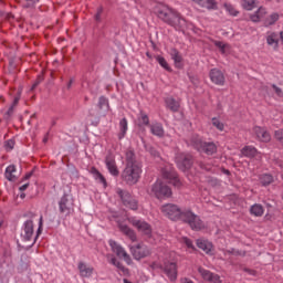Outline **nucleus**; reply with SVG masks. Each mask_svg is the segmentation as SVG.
I'll return each mask as SVG.
<instances>
[{
	"label": "nucleus",
	"instance_id": "1",
	"mask_svg": "<svg viewBox=\"0 0 283 283\" xmlns=\"http://www.w3.org/2000/svg\"><path fill=\"white\" fill-rule=\"evenodd\" d=\"M161 213L171 220L172 222H184L188 224L192 231H202L205 228V222L198 214H195L191 208H184L181 209L180 206L176 203H166L160 208Z\"/></svg>",
	"mask_w": 283,
	"mask_h": 283
},
{
	"label": "nucleus",
	"instance_id": "2",
	"mask_svg": "<svg viewBox=\"0 0 283 283\" xmlns=\"http://www.w3.org/2000/svg\"><path fill=\"white\" fill-rule=\"evenodd\" d=\"M154 12L166 25H170V28H175L179 32L187 28V20L176 9L167 4L159 3L155 6Z\"/></svg>",
	"mask_w": 283,
	"mask_h": 283
},
{
	"label": "nucleus",
	"instance_id": "3",
	"mask_svg": "<svg viewBox=\"0 0 283 283\" xmlns=\"http://www.w3.org/2000/svg\"><path fill=\"white\" fill-rule=\"evenodd\" d=\"M190 145L197 151L206 154L207 156H213L218 154V145L213 142H203L200 137H192L190 139Z\"/></svg>",
	"mask_w": 283,
	"mask_h": 283
},
{
	"label": "nucleus",
	"instance_id": "4",
	"mask_svg": "<svg viewBox=\"0 0 283 283\" xmlns=\"http://www.w3.org/2000/svg\"><path fill=\"white\" fill-rule=\"evenodd\" d=\"M150 269L153 271L160 269L161 271H164L170 282H176V280H178V264H176V262L166 261L164 262V264L153 262L150 264Z\"/></svg>",
	"mask_w": 283,
	"mask_h": 283
},
{
	"label": "nucleus",
	"instance_id": "5",
	"mask_svg": "<svg viewBox=\"0 0 283 283\" xmlns=\"http://www.w3.org/2000/svg\"><path fill=\"white\" fill-rule=\"evenodd\" d=\"M142 172V166H126L122 172V180H124L126 185H136Z\"/></svg>",
	"mask_w": 283,
	"mask_h": 283
},
{
	"label": "nucleus",
	"instance_id": "6",
	"mask_svg": "<svg viewBox=\"0 0 283 283\" xmlns=\"http://www.w3.org/2000/svg\"><path fill=\"white\" fill-rule=\"evenodd\" d=\"M171 188L167 186L165 182L157 180L151 186V195L157 198V200H165V198H171L172 196Z\"/></svg>",
	"mask_w": 283,
	"mask_h": 283
},
{
	"label": "nucleus",
	"instance_id": "7",
	"mask_svg": "<svg viewBox=\"0 0 283 283\" xmlns=\"http://www.w3.org/2000/svg\"><path fill=\"white\" fill-rule=\"evenodd\" d=\"M59 210L61 216L67 218L74 213V198L72 195L64 193L59 201Z\"/></svg>",
	"mask_w": 283,
	"mask_h": 283
},
{
	"label": "nucleus",
	"instance_id": "8",
	"mask_svg": "<svg viewBox=\"0 0 283 283\" xmlns=\"http://www.w3.org/2000/svg\"><path fill=\"white\" fill-rule=\"evenodd\" d=\"M116 193L117 196H119L125 207L132 209L133 211H136V209H138V201H136V199L132 197V193H129V191L117 188Z\"/></svg>",
	"mask_w": 283,
	"mask_h": 283
},
{
	"label": "nucleus",
	"instance_id": "9",
	"mask_svg": "<svg viewBox=\"0 0 283 283\" xmlns=\"http://www.w3.org/2000/svg\"><path fill=\"white\" fill-rule=\"evenodd\" d=\"M130 252L134 260H144V258H149V255H151V249L143 243L132 245Z\"/></svg>",
	"mask_w": 283,
	"mask_h": 283
},
{
	"label": "nucleus",
	"instance_id": "10",
	"mask_svg": "<svg viewBox=\"0 0 283 283\" xmlns=\"http://www.w3.org/2000/svg\"><path fill=\"white\" fill-rule=\"evenodd\" d=\"M129 222L130 224H133V227H135V229H137L139 233H142V235H146L147 238L151 235V224L147 223L146 221L138 220L136 218H130Z\"/></svg>",
	"mask_w": 283,
	"mask_h": 283
},
{
	"label": "nucleus",
	"instance_id": "11",
	"mask_svg": "<svg viewBox=\"0 0 283 283\" xmlns=\"http://www.w3.org/2000/svg\"><path fill=\"white\" fill-rule=\"evenodd\" d=\"M163 178L169 180L170 185L180 189L182 187V181L178 178V172H176L172 168H164L161 170Z\"/></svg>",
	"mask_w": 283,
	"mask_h": 283
},
{
	"label": "nucleus",
	"instance_id": "12",
	"mask_svg": "<svg viewBox=\"0 0 283 283\" xmlns=\"http://www.w3.org/2000/svg\"><path fill=\"white\" fill-rule=\"evenodd\" d=\"M176 163L180 171H187V169H191L193 166V156L189 154H181L177 157Z\"/></svg>",
	"mask_w": 283,
	"mask_h": 283
},
{
	"label": "nucleus",
	"instance_id": "13",
	"mask_svg": "<svg viewBox=\"0 0 283 283\" xmlns=\"http://www.w3.org/2000/svg\"><path fill=\"white\" fill-rule=\"evenodd\" d=\"M105 165L109 171L111 176H119L120 171L118 170V166H116V156L113 155L112 151H108L105 157Z\"/></svg>",
	"mask_w": 283,
	"mask_h": 283
},
{
	"label": "nucleus",
	"instance_id": "14",
	"mask_svg": "<svg viewBox=\"0 0 283 283\" xmlns=\"http://www.w3.org/2000/svg\"><path fill=\"white\" fill-rule=\"evenodd\" d=\"M23 231L22 234L24 242H32V239L34 238V221L27 220L23 224Z\"/></svg>",
	"mask_w": 283,
	"mask_h": 283
},
{
	"label": "nucleus",
	"instance_id": "15",
	"mask_svg": "<svg viewBox=\"0 0 283 283\" xmlns=\"http://www.w3.org/2000/svg\"><path fill=\"white\" fill-rule=\"evenodd\" d=\"M198 273H200V275L210 283H222V280H220V275L212 273L209 270H206L202 266L198 268Z\"/></svg>",
	"mask_w": 283,
	"mask_h": 283
},
{
	"label": "nucleus",
	"instance_id": "16",
	"mask_svg": "<svg viewBox=\"0 0 283 283\" xmlns=\"http://www.w3.org/2000/svg\"><path fill=\"white\" fill-rule=\"evenodd\" d=\"M210 81L214 83V85H224L226 78L224 73L220 71L219 69H212L209 72Z\"/></svg>",
	"mask_w": 283,
	"mask_h": 283
},
{
	"label": "nucleus",
	"instance_id": "17",
	"mask_svg": "<svg viewBox=\"0 0 283 283\" xmlns=\"http://www.w3.org/2000/svg\"><path fill=\"white\" fill-rule=\"evenodd\" d=\"M253 132L261 143H271V134L264 127L254 126Z\"/></svg>",
	"mask_w": 283,
	"mask_h": 283
},
{
	"label": "nucleus",
	"instance_id": "18",
	"mask_svg": "<svg viewBox=\"0 0 283 283\" xmlns=\"http://www.w3.org/2000/svg\"><path fill=\"white\" fill-rule=\"evenodd\" d=\"M109 247H111L113 253H115L117 255V258H124V260H129V254H127L125 249H123V247L117 244L116 241L111 240L109 241Z\"/></svg>",
	"mask_w": 283,
	"mask_h": 283
},
{
	"label": "nucleus",
	"instance_id": "19",
	"mask_svg": "<svg viewBox=\"0 0 283 283\" xmlns=\"http://www.w3.org/2000/svg\"><path fill=\"white\" fill-rule=\"evenodd\" d=\"M265 19H266V9L264 7H260L253 14L250 15V20L253 23H260V21L264 23Z\"/></svg>",
	"mask_w": 283,
	"mask_h": 283
},
{
	"label": "nucleus",
	"instance_id": "20",
	"mask_svg": "<svg viewBox=\"0 0 283 283\" xmlns=\"http://www.w3.org/2000/svg\"><path fill=\"white\" fill-rule=\"evenodd\" d=\"M119 231L126 235V238L130 239L133 242H136L138 240V237L136 235V232L132 230L127 224H119Z\"/></svg>",
	"mask_w": 283,
	"mask_h": 283
},
{
	"label": "nucleus",
	"instance_id": "21",
	"mask_svg": "<svg viewBox=\"0 0 283 283\" xmlns=\"http://www.w3.org/2000/svg\"><path fill=\"white\" fill-rule=\"evenodd\" d=\"M77 269L81 277H92V273H94V268L87 266L84 262H80Z\"/></svg>",
	"mask_w": 283,
	"mask_h": 283
},
{
	"label": "nucleus",
	"instance_id": "22",
	"mask_svg": "<svg viewBox=\"0 0 283 283\" xmlns=\"http://www.w3.org/2000/svg\"><path fill=\"white\" fill-rule=\"evenodd\" d=\"M126 166H140V163L136 160V153H134V149L132 148L126 151Z\"/></svg>",
	"mask_w": 283,
	"mask_h": 283
},
{
	"label": "nucleus",
	"instance_id": "23",
	"mask_svg": "<svg viewBox=\"0 0 283 283\" xmlns=\"http://www.w3.org/2000/svg\"><path fill=\"white\" fill-rule=\"evenodd\" d=\"M165 103H166V107L168 109H170V112H174V113L179 112V109H180V102L176 101V98L167 97L165 99Z\"/></svg>",
	"mask_w": 283,
	"mask_h": 283
},
{
	"label": "nucleus",
	"instance_id": "24",
	"mask_svg": "<svg viewBox=\"0 0 283 283\" xmlns=\"http://www.w3.org/2000/svg\"><path fill=\"white\" fill-rule=\"evenodd\" d=\"M250 213L254 216V218H262L264 216V206L254 203L250 207Z\"/></svg>",
	"mask_w": 283,
	"mask_h": 283
},
{
	"label": "nucleus",
	"instance_id": "25",
	"mask_svg": "<svg viewBox=\"0 0 283 283\" xmlns=\"http://www.w3.org/2000/svg\"><path fill=\"white\" fill-rule=\"evenodd\" d=\"M91 174L94 176L95 180H98V182L103 185L104 189H107V179H105V176H103L96 167L91 168Z\"/></svg>",
	"mask_w": 283,
	"mask_h": 283
},
{
	"label": "nucleus",
	"instance_id": "26",
	"mask_svg": "<svg viewBox=\"0 0 283 283\" xmlns=\"http://www.w3.org/2000/svg\"><path fill=\"white\" fill-rule=\"evenodd\" d=\"M241 154L245 158H255L258 156V148L253 146H245L241 149Z\"/></svg>",
	"mask_w": 283,
	"mask_h": 283
},
{
	"label": "nucleus",
	"instance_id": "27",
	"mask_svg": "<svg viewBox=\"0 0 283 283\" xmlns=\"http://www.w3.org/2000/svg\"><path fill=\"white\" fill-rule=\"evenodd\" d=\"M280 21V14L279 13H272L269 17L266 15L263 22V25L265 28H269L270 25H275Z\"/></svg>",
	"mask_w": 283,
	"mask_h": 283
},
{
	"label": "nucleus",
	"instance_id": "28",
	"mask_svg": "<svg viewBox=\"0 0 283 283\" xmlns=\"http://www.w3.org/2000/svg\"><path fill=\"white\" fill-rule=\"evenodd\" d=\"M150 132L154 136H158L159 138H163V136H165V129L163 128V124H153L150 126Z\"/></svg>",
	"mask_w": 283,
	"mask_h": 283
},
{
	"label": "nucleus",
	"instance_id": "29",
	"mask_svg": "<svg viewBox=\"0 0 283 283\" xmlns=\"http://www.w3.org/2000/svg\"><path fill=\"white\" fill-rule=\"evenodd\" d=\"M14 171H17V167L14 165H10L6 169L4 176L10 182H14V180H17V176L13 175Z\"/></svg>",
	"mask_w": 283,
	"mask_h": 283
},
{
	"label": "nucleus",
	"instance_id": "30",
	"mask_svg": "<svg viewBox=\"0 0 283 283\" xmlns=\"http://www.w3.org/2000/svg\"><path fill=\"white\" fill-rule=\"evenodd\" d=\"M170 55L172 61H175L176 67H180V64L182 63V55H180V51H178L177 49H171Z\"/></svg>",
	"mask_w": 283,
	"mask_h": 283
},
{
	"label": "nucleus",
	"instance_id": "31",
	"mask_svg": "<svg viewBox=\"0 0 283 283\" xmlns=\"http://www.w3.org/2000/svg\"><path fill=\"white\" fill-rule=\"evenodd\" d=\"M259 180L262 187H269V185H272V182H274L275 179L272 177L271 174H263L259 177Z\"/></svg>",
	"mask_w": 283,
	"mask_h": 283
},
{
	"label": "nucleus",
	"instance_id": "32",
	"mask_svg": "<svg viewBox=\"0 0 283 283\" xmlns=\"http://www.w3.org/2000/svg\"><path fill=\"white\" fill-rule=\"evenodd\" d=\"M197 247L201 249V251H205V253H211L213 245L206 240H197Z\"/></svg>",
	"mask_w": 283,
	"mask_h": 283
},
{
	"label": "nucleus",
	"instance_id": "33",
	"mask_svg": "<svg viewBox=\"0 0 283 283\" xmlns=\"http://www.w3.org/2000/svg\"><path fill=\"white\" fill-rule=\"evenodd\" d=\"M127 118H122L119 122V133H118V138L119 140H123V137L127 134Z\"/></svg>",
	"mask_w": 283,
	"mask_h": 283
},
{
	"label": "nucleus",
	"instance_id": "34",
	"mask_svg": "<svg viewBox=\"0 0 283 283\" xmlns=\"http://www.w3.org/2000/svg\"><path fill=\"white\" fill-rule=\"evenodd\" d=\"M268 45H274L275 50H277V44L280 43V39L277 38V33H271L266 38Z\"/></svg>",
	"mask_w": 283,
	"mask_h": 283
},
{
	"label": "nucleus",
	"instance_id": "35",
	"mask_svg": "<svg viewBox=\"0 0 283 283\" xmlns=\"http://www.w3.org/2000/svg\"><path fill=\"white\" fill-rule=\"evenodd\" d=\"M241 6L243 10H248V11H251L254 8H258L255 0H242Z\"/></svg>",
	"mask_w": 283,
	"mask_h": 283
},
{
	"label": "nucleus",
	"instance_id": "36",
	"mask_svg": "<svg viewBox=\"0 0 283 283\" xmlns=\"http://www.w3.org/2000/svg\"><path fill=\"white\" fill-rule=\"evenodd\" d=\"M157 63H159L160 66L164 67V70H166V72H171V66H169V63H167V60H165V57L158 55L156 57Z\"/></svg>",
	"mask_w": 283,
	"mask_h": 283
},
{
	"label": "nucleus",
	"instance_id": "37",
	"mask_svg": "<svg viewBox=\"0 0 283 283\" xmlns=\"http://www.w3.org/2000/svg\"><path fill=\"white\" fill-rule=\"evenodd\" d=\"M223 8L231 14V17H238V14H240V11L235 10V7L231 3H224Z\"/></svg>",
	"mask_w": 283,
	"mask_h": 283
},
{
	"label": "nucleus",
	"instance_id": "38",
	"mask_svg": "<svg viewBox=\"0 0 283 283\" xmlns=\"http://www.w3.org/2000/svg\"><path fill=\"white\" fill-rule=\"evenodd\" d=\"M203 8L207 10H218V2L216 0H206Z\"/></svg>",
	"mask_w": 283,
	"mask_h": 283
},
{
	"label": "nucleus",
	"instance_id": "39",
	"mask_svg": "<svg viewBox=\"0 0 283 283\" xmlns=\"http://www.w3.org/2000/svg\"><path fill=\"white\" fill-rule=\"evenodd\" d=\"M138 124L146 125V126L149 125V116H147V114H145V112L139 113Z\"/></svg>",
	"mask_w": 283,
	"mask_h": 283
},
{
	"label": "nucleus",
	"instance_id": "40",
	"mask_svg": "<svg viewBox=\"0 0 283 283\" xmlns=\"http://www.w3.org/2000/svg\"><path fill=\"white\" fill-rule=\"evenodd\" d=\"M212 125H213V127L219 129V132H224V124L222 122H220V119L213 117L212 118Z\"/></svg>",
	"mask_w": 283,
	"mask_h": 283
},
{
	"label": "nucleus",
	"instance_id": "41",
	"mask_svg": "<svg viewBox=\"0 0 283 283\" xmlns=\"http://www.w3.org/2000/svg\"><path fill=\"white\" fill-rule=\"evenodd\" d=\"M109 107V101L107 99V97L105 96H101L99 99H98V104H97V107L99 109H103V107Z\"/></svg>",
	"mask_w": 283,
	"mask_h": 283
},
{
	"label": "nucleus",
	"instance_id": "42",
	"mask_svg": "<svg viewBox=\"0 0 283 283\" xmlns=\"http://www.w3.org/2000/svg\"><path fill=\"white\" fill-rule=\"evenodd\" d=\"M197 165L202 169V171H211V169H213V166H211V164H207L205 161H198Z\"/></svg>",
	"mask_w": 283,
	"mask_h": 283
},
{
	"label": "nucleus",
	"instance_id": "43",
	"mask_svg": "<svg viewBox=\"0 0 283 283\" xmlns=\"http://www.w3.org/2000/svg\"><path fill=\"white\" fill-rule=\"evenodd\" d=\"M42 232H43V217H40L39 228H38V231H36V235L33 239L32 245L36 242V238H39V235H41Z\"/></svg>",
	"mask_w": 283,
	"mask_h": 283
},
{
	"label": "nucleus",
	"instance_id": "44",
	"mask_svg": "<svg viewBox=\"0 0 283 283\" xmlns=\"http://www.w3.org/2000/svg\"><path fill=\"white\" fill-rule=\"evenodd\" d=\"M44 81V77H43V73L38 75L36 80L34 81L32 87H31V91H34L36 90V87H39V85H41V83H43Z\"/></svg>",
	"mask_w": 283,
	"mask_h": 283
},
{
	"label": "nucleus",
	"instance_id": "45",
	"mask_svg": "<svg viewBox=\"0 0 283 283\" xmlns=\"http://www.w3.org/2000/svg\"><path fill=\"white\" fill-rule=\"evenodd\" d=\"M274 138L283 146V129H279L274 132Z\"/></svg>",
	"mask_w": 283,
	"mask_h": 283
},
{
	"label": "nucleus",
	"instance_id": "46",
	"mask_svg": "<svg viewBox=\"0 0 283 283\" xmlns=\"http://www.w3.org/2000/svg\"><path fill=\"white\" fill-rule=\"evenodd\" d=\"M14 139H9L4 142V149H7V151H12V149H14Z\"/></svg>",
	"mask_w": 283,
	"mask_h": 283
},
{
	"label": "nucleus",
	"instance_id": "47",
	"mask_svg": "<svg viewBox=\"0 0 283 283\" xmlns=\"http://www.w3.org/2000/svg\"><path fill=\"white\" fill-rule=\"evenodd\" d=\"M214 45L216 48H219L221 54H224L227 52L226 51L227 44H224V42L216 41Z\"/></svg>",
	"mask_w": 283,
	"mask_h": 283
},
{
	"label": "nucleus",
	"instance_id": "48",
	"mask_svg": "<svg viewBox=\"0 0 283 283\" xmlns=\"http://www.w3.org/2000/svg\"><path fill=\"white\" fill-rule=\"evenodd\" d=\"M148 151L150 156H153L154 158H158L160 156V153H158V150H156V148L151 146L148 147Z\"/></svg>",
	"mask_w": 283,
	"mask_h": 283
},
{
	"label": "nucleus",
	"instance_id": "49",
	"mask_svg": "<svg viewBox=\"0 0 283 283\" xmlns=\"http://www.w3.org/2000/svg\"><path fill=\"white\" fill-rule=\"evenodd\" d=\"M272 90H274L275 94L279 95L280 97L283 96V91L277 85L272 84Z\"/></svg>",
	"mask_w": 283,
	"mask_h": 283
},
{
	"label": "nucleus",
	"instance_id": "50",
	"mask_svg": "<svg viewBox=\"0 0 283 283\" xmlns=\"http://www.w3.org/2000/svg\"><path fill=\"white\" fill-rule=\"evenodd\" d=\"M182 240L186 247H188V249H193V242L191 241V239L185 237Z\"/></svg>",
	"mask_w": 283,
	"mask_h": 283
},
{
	"label": "nucleus",
	"instance_id": "51",
	"mask_svg": "<svg viewBox=\"0 0 283 283\" xmlns=\"http://www.w3.org/2000/svg\"><path fill=\"white\" fill-rule=\"evenodd\" d=\"M27 3L23 4V8H34L36 0H25Z\"/></svg>",
	"mask_w": 283,
	"mask_h": 283
},
{
	"label": "nucleus",
	"instance_id": "52",
	"mask_svg": "<svg viewBox=\"0 0 283 283\" xmlns=\"http://www.w3.org/2000/svg\"><path fill=\"white\" fill-rule=\"evenodd\" d=\"M103 14V7L97 8V12L95 14V21L101 22V15Z\"/></svg>",
	"mask_w": 283,
	"mask_h": 283
},
{
	"label": "nucleus",
	"instance_id": "53",
	"mask_svg": "<svg viewBox=\"0 0 283 283\" xmlns=\"http://www.w3.org/2000/svg\"><path fill=\"white\" fill-rule=\"evenodd\" d=\"M19 101H21V93L17 94L11 106L17 107L19 105Z\"/></svg>",
	"mask_w": 283,
	"mask_h": 283
},
{
	"label": "nucleus",
	"instance_id": "54",
	"mask_svg": "<svg viewBox=\"0 0 283 283\" xmlns=\"http://www.w3.org/2000/svg\"><path fill=\"white\" fill-rule=\"evenodd\" d=\"M243 271L245 273H249V275H258V272L255 270H252V269L244 268Z\"/></svg>",
	"mask_w": 283,
	"mask_h": 283
},
{
	"label": "nucleus",
	"instance_id": "55",
	"mask_svg": "<svg viewBox=\"0 0 283 283\" xmlns=\"http://www.w3.org/2000/svg\"><path fill=\"white\" fill-rule=\"evenodd\" d=\"M193 3H197L198 6H200V8H205V2L206 0H192Z\"/></svg>",
	"mask_w": 283,
	"mask_h": 283
},
{
	"label": "nucleus",
	"instance_id": "56",
	"mask_svg": "<svg viewBox=\"0 0 283 283\" xmlns=\"http://www.w3.org/2000/svg\"><path fill=\"white\" fill-rule=\"evenodd\" d=\"M117 269H119V271H123V273H125L126 269L125 265H123V263H120V261L117 263V265H115Z\"/></svg>",
	"mask_w": 283,
	"mask_h": 283
},
{
	"label": "nucleus",
	"instance_id": "57",
	"mask_svg": "<svg viewBox=\"0 0 283 283\" xmlns=\"http://www.w3.org/2000/svg\"><path fill=\"white\" fill-rule=\"evenodd\" d=\"M189 80L191 81V83H193V85H198V77L189 76Z\"/></svg>",
	"mask_w": 283,
	"mask_h": 283
},
{
	"label": "nucleus",
	"instance_id": "58",
	"mask_svg": "<svg viewBox=\"0 0 283 283\" xmlns=\"http://www.w3.org/2000/svg\"><path fill=\"white\" fill-rule=\"evenodd\" d=\"M28 187H30V184H29V182L22 185V186L19 188V190H20V191H25V189H28Z\"/></svg>",
	"mask_w": 283,
	"mask_h": 283
},
{
	"label": "nucleus",
	"instance_id": "59",
	"mask_svg": "<svg viewBox=\"0 0 283 283\" xmlns=\"http://www.w3.org/2000/svg\"><path fill=\"white\" fill-rule=\"evenodd\" d=\"M32 171L31 172H28L22 180H30V178H32Z\"/></svg>",
	"mask_w": 283,
	"mask_h": 283
},
{
	"label": "nucleus",
	"instance_id": "60",
	"mask_svg": "<svg viewBox=\"0 0 283 283\" xmlns=\"http://www.w3.org/2000/svg\"><path fill=\"white\" fill-rule=\"evenodd\" d=\"M13 113H14V106H11V107L8 109L7 114H8V116H12Z\"/></svg>",
	"mask_w": 283,
	"mask_h": 283
},
{
	"label": "nucleus",
	"instance_id": "61",
	"mask_svg": "<svg viewBox=\"0 0 283 283\" xmlns=\"http://www.w3.org/2000/svg\"><path fill=\"white\" fill-rule=\"evenodd\" d=\"M73 83H74V78H71L67 83V90H71Z\"/></svg>",
	"mask_w": 283,
	"mask_h": 283
},
{
	"label": "nucleus",
	"instance_id": "62",
	"mask_svg": "<svg viewBox=\"0 0 283 283\" xmlns=\"http://www.w3.org/2000/svg\"><path fill=\"white\" fill-rule=\"evenodd\" d=\"M226 253H229V255H233L235 253V249L227 250Z\"/></svg>",
	"mask_w": 283,
	"mask_h": 283
},
{
	"label": "nucleus",
	"instance_id": "63",
	"mask_svg": "<svg viewBox=\"0 0 283 283\" xmlns=\"http://www.w3.org/2000/svg\"><path fill=\"white\" fill-rule=\"evenodd\" d=\"M117 261H118L117 258H112V259L109 260V263L114 265Z\"/></svg>",
	"mask_w": 283,
	"mask_h": 283
},
{
	"label": "nucleus",
	"instance_id": "64",
	"mask_svg": "<svg viewBox=\"0 0 283 283\" xmlns=\"http://www.w3.org/2000/svg\"><path fill=\"white\" fill-rule=\"evenodd\" d=\"M182 283H193V281H191L189 279H185Z\"/></svg>",
	"mask_w": 283,
	"mask_h": 283
}]
</instances>
